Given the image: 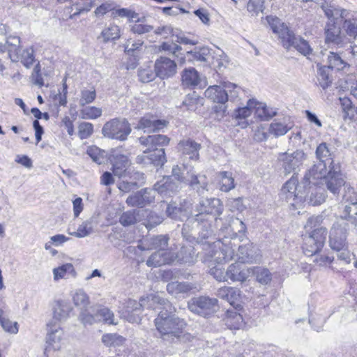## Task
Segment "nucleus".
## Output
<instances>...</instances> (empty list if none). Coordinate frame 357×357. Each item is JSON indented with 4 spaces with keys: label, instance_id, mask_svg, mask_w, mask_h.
<instances>
[{
    "label": "nucleus",
    "instance_id": "nucleus-1",
    "mask_svg": "<svg viewBox=\"0 0 357 357\" xmlns=\"http://www.w3.org/2000/svg\"><path fill=\"white\" fill-rule=\"evenodd\" d=\"M154 307L158 310L154 323L160 335H169V327L173 314L176 312L172 303L158 295L142 297L139 302L129 299L121 312V317L130 323H138L141 320L143 308Z\"/></svg>",
    "mask_w": 357,
    "mask_h": 357
},
{
    "label": "nucleus",
    "instance_id": "nucleus-2",
    "mask_svg": "<svg viewBox=\"0 0 357 357\" xmlns=\"http://www.w3.org/2000/svg\"><path fill=\"white\" fill-rule=\"evenodd\" d=\"M197 213L188 218L184 224L183 231H187L189 225H193L192 230L198 234V239L207 240L212 237L215 228H218L222 219L219 218L223 211V205L216 198L203 199L195 206Z\"/></svg>",
    "mask_w": 357,
    "mask_h": 357
},
{
    "label": "nucleus",
    "instance_id": "nucleus-3",
    "mask_svg": "<svg viewBox=\"0 0 357 357\" xmlns=\"http://www.w3.org/2000/svg\"><path fill=\"white\" fill-rule=\"evenodd\" d=\"M170 139L163 135H153L139 138V143L146 147L143 153L136 158L138 164H153L162 167L167 161L165 149L162 148L169 144Z\"/></svg>",
    "mask_w": 357,
    "mask_h": 357
},
{
    "label": "nucleus",
    "instance_id": "nucleus-4",
    "mask_svg": "<svg viewBox=\"0 0 357 357\" xmlns=\"http://www.w3.org/2000/svg\"><path fill=\"white\" fill-rule=\"evenodd\" d=\"M266 20L273 32L280 39L284 48L294 49L304 56L312 54V49L308 42L301 36H295L278 17L268 16Z\"/></svg>",
    "mask_w": 357,
    "mask_h": 357
},
{
    "label": "nucleus",
    "instance_id": "nucleus-5",
    "mask_svg": "<svg viewBox=\"0 0 357 357\" xmlns=\"http://www.w3.org/2000/svg\"><path fill=\"white\" fill-rule=\"evenodd\" d=\"M321 222V216H312L305 225L306 231H310L303 238V250L305 255H316L324 245L328 232L325 227H319Z\"/></svg>",
    "mask_w": 357,
    "mask_h": 357
},
{
    "label": "nucleus",
    "instance_id": "nucleus-6",
    "mask_svg": "<svg viewBox=\"0 0 357 357\" xmlns=\"http://www.w3.org/2000/svg\"><path fill=\"white\" fill-rule=\"evenodd\" d=\"M329 244L333 250H337V258L345 264L351 261V253L347 249V224L343 219L335 222L330 231Z\"/></svg>",
    "mask_w": 357,
    "mask_h": 357
},
{
    "label": "nucleus",
    "instance_id": "nucleus-7",
    "mask_svg": "<svg viewBox=\"0 0 357 357\" xmlns=\"http://www.w3.org/2000/svg\"><path fill=\"white\" fill-rule=\"evenodd\" d=\"M198 241L204 246L203 249L206 251L205 255L211 264H221L231 260L234 257V248L231 241L225 243L220 241L214 242L207 241L205 243L203 242L204 240L198 239Z\"/></svg>",
    "mask_w": 357,
    "mask_h": 357
},
{
    "label": "nucleus",
    "instance_id": "nucleus-8",
    "mask_svg": "<svg viewBox=\"0 0 357 357\" xmlns=\"http://www.w3.org/2000/svg\"><path fill=\"white\" fill-rule=\"evenodd\" d=\"M131 131L130 123L124 118L113 119L106 122L102 128L104 137L119 141H125Z\"/></svg>",
    "mask_w": 357,
    "mask_h": 357
},
{
    "label": "nucleus",
    "instance_id": "nucleus-9",
    "mask_svg": "<svg viewBox=\"0 0 357 357\" xmlns=\"http://www.w3.org/2000/svg\"><path fill=\"white\" fill-rule=\"evenodd\" d=\"M325 43L329 47L342 49L351 43V39L347 37L335 21L329 20L324 28Z\"/></svg>",
    "mask_w": 357,
    "mask_h": 357
},
{
    "label": "nucleus",
    "instance_id": "nucleus-10",
    "mask_svg": "<svg viewBox=\"0 0 357 357\" xmlns=\"http://www.w3.org/2000/svg\"><path fill=\"white\" fill-rule=\"evenodd\" d=\"M108 160L112 165V174L115 176L121 178L130 174L128 170L130 162L121 148L112 149L109 153Z\"/></svg>",
    "mask_w": 357,
    "mask_h": 357
},
{
    "label": "nucleus",
    "instance_id": "nucleus-11",
    "mask_svg": "<svg viewBox=\"0 0 357 357\" xmlns=\"http://www.w3.org/2000/svg\"><path fill=\"white\" fill-rule=\"evenodd\" d=\"M188 307L192 312L206 317L216 311L218 300L208 296L194 297L188 302Z\"/></svg>",
    "mask_w": 357,
    "mask_h": 357
},
{
    "label": "nucleus",
    "instance_id": "nucleus-12",
    "mask_svg": "<svg viewBox=\"0 0 357 357\" xmlns=\"http://www.w3.org/2000/svg\"><path fill=\"white\" fill-rule=\"evenodd\" d=\"M305 159L306 155L301 150H296L293 153H281L278 158L285 174H296Z\"/></svg>",
    "mask_w": 357,
    "mask_h": 357
},
{
    "label": "nucleus",
    "instance_id": "nucleus-13",
    "mask_svg": "<svg viewBox=\"0 0 357 357\" xmlns=\"http://www.w3.org/2000/svg\"><path fill=\"white\" fill-rule=\"evenodd\" d=\"M190 189L199 195H203L209 191V183L206 175L195 174L192 170L187 171V179L185 183Z\"/></svg>",
    "mask_w": 357,
    "mask_h": 357
},
{
    "label": "nucleus",
    "instance_id": "nucleus-14",
    "mask_svg": "<svg viewBox=\"0 0 357 357\" xmlns=\"http://www.w3.org/2000/svg\"><path fill=\"white\" fill-rule=\"evenodd\" d=\"M254 273V268H248L241 263L235 262L227 267V281L243 282Z\"/></svg>",
    "mask_w": 357,
    "mask_h": 357
},
{
    "label": "nucleus",
    "instance_id": "nucleus-15",
    "mask_svg": "<svg viewBox=\"0 0 357 357\" xmlns=\"http://www.w3.org/2000/svg\"><path fill=\"white\" fill-rule=\"evenodd\" d=\"M322 182L325 183L327 189L334 195L337 194L340 188L345 184L338 166H332Z\"/></svg>",
    "mask_w": 357,
    "mask_h": 357
},
{
    "label": "nucleus",
    "instance_id": "nucleus-16",
    "mask_svg": "<svg viewBox=\"0 0 357 357\" xmlns=\"http://www.w3.org/2000/svg\"><path fill=\"white\" fill-rule=\"evenodd\" d=\"M157 75L161 79L174 76L176 73V63L174 60L165 56H160L155 62Z\"/></svg>",
    "mask_w": 357,
    "mask_h": 357
},
{
    "label": "nucleus",
    "instance_id": "nucleus-17",
    "mask_svg": "<svg viewBox=\"0 0 357 357\" xmlns=\"http://www.w3.org/2000/svg\"><path fill=\"white\" fill-rule=\"evenodd\" d=\"M237 260L241 264L255 263L259 259V250L252 243L238 246L236 253Z\"/></svg>",
    "mask_w": 357,
    "mask_h": 357
},
{
    "label": "nucleus",
    "instance_id": "nucleus-18",
    "mask_svg": "<svg viewBox=\"0 0 357 357\" xmlns=\"http://www.w3.org/2000/svg\"><path fill=\"white\" fill-rule=\"evenodd\" d=\"M181 185L171 176L164 177L154 185V191L162 197H171L181 189Z\"/></svg>",
    "mask_w": 357,
    "mask_h": 357
},
{
    "label": "nucleus",
    "instance_id": "nucleus-19",
    "mask_svg": "<svg viewBox=\"0 0 357 357\" xmlns=\"http://www.w3.org/2000/svg\"><path fill=\"white\" fill-rule=\"evenodd\" d=\"M152 193V190L142 189L128 196L126 204L130 206L144 207L153 201L154 195Z\"/></svg>",
    "mask_w": 357,
    "mask_h": 357
},
{
    "label": "nucleus",
    "instance_id": "nucleus-20",
    "mask_svg": "<svg viewBox=\"0 0 357 357\" xmlns=\"http://www.w3.org/2000/svg\"><path fill=\"white\" fill-rule=\"evenodd\" d=\"M328 170L326 163L318 162L314 165L304 176L305 183L317 184L318 180L322 182L328 175Z\"/></svg>",
    "mask_w": 357,
    "mask_h": 357
},
{
    "label": "nucleus",
    "instance_id": "nucleus-21",
    "mask_svg": "<svg viewBox=\"0 0 357 357\" xmlns=\"http://www.w3.org/2000/svg\"><path fill=\"white\" fill-rule=\"evenodd\" d=\"M345 201L349 204L345 206L344 215L337 218L335 222H338L340 219H343L344 222L347 224V231L348 230L347 222L357 229V200L354 198L350 199L347 195L345 197Z\"/></svg>",
    "mask_w": 357,
    "mask_h": 357
},
{
    "label": "nucleus",
    "instance_id": "nucleus-22",
    "mask_svg": "<svg viewBox=\"0 0 357 357\" xmlns=\"http://www.w3.org/2000/svg\"><path fill=\"white\" fill-rule=\"evenodd\" d=\"M201 144L195 141L186 139L181 140L178 144V151L191 160H197L199 158V151L201 149Z\"/></svg>",
    "mask_w": 357,
    "mask_h": 357
},
{
    "label": "nucleus",
    "instance_id": "nucleus-23",
    "mask_svg": "<svg viewBox=\"0 0 357 357\" xmlns=\"http://www.w3.org/2000/svg\"><path fill=\"white\" fill-rule=\"evenodd\" d=\"M167 125V121L165 120H158L153 116H144L139 120L137 128L144 130V132H155L162 130Z\"/></svg>",
    "mask_w": 357,
    "mask_h": 357
},
{
    "label": "nucleus",
    "instance_id": "nucleus-24",
    "mask_svg": "<svg viewBox=\"0 0 357 357\" xmlns=\"http://www.w3.org/2000/svg\"><path fill=\"white\" fill-rule=\"evenodd\" d=\"M169 237L165 235L154 236L144 241L142 245H139L141 250H155L156 251H168Z\"/></svg>",
    "mask_w": 357,
    "mask_h": 357
},
{
    "label": "nucleus",
    "instance_id": "nucleus-25",
    "mask_svg": "<svg viewBox=\"0 0 357 357\" xmlns=\"http://www.w3.org/2000/svg\"><path fill=\"white\" fill-rule=\"evenodd\" d=\"M309 191L305 201L310 205L317 206L324 203L326 200V193L323 187L317 184H309Z\"/></svg>",
    "mask_w": 357,
    "mask_h": 357
},
{
    "label": "nucleus",
    "instance_id": "nucleus-26",
    "mask_svg": "<svg viewBox=\"0 0 357 357\" xmlns=\"http://www.w3.org/2000/svg\"><path fill=\"white\" fill-rule=\"evenodd\" d=\"M174 259V255L170 251H155L146 261L148 266H160L170 264Z\"/></svg>",
    "mask_w": 357,
    "mask_h": 357
},
{
    "label": "nucleus",
    "instance_id": "nucleus-27",
    "mask_svg": "<svg viewBox=\"0 0 357 357\" xmlns=\"http://www.w3.org/2000/svg\"><path fill=\"white\" fill-rule=\"evenodd\" d=\"M205 97L214 102L225 103L228 101L227 93L225 92V87L222 86H210L204 92Z\"/></svg>",
    "mask_w": 357,
    "mask_h": 357
},
{
    "label": "nucleus",
    "instance_id": "nucleus-28",
    "mask_svg": "<svg viewBox=\"0 0 357 357\" xmlns=\"http://www.w3.org/2000/svg\"><path fill=\"white\" fill-rule=\"evenodd\" d=\"M216 295L220 298L227 301L231 305L236 309L235 304L239 300L241 291L232 287H223L218 289Z\"/></svg>",
    "mask_w": 357,
    "mask_h": 357
},
{
    "label": "nucleus",
    "instance_id": "nucleus-29",
    "mask_svg": "<svg viewBox=\"0 0 357 357\" xmlns=\"http://www.w3.org/2000/svg\"><path fill=\"white\" fill-rule=\"evenodd\" d=\"M20 44V39L16 36H6V40L3 43L5 47H3V51L6 50L8 52V56L13 61H17L20 59L18 47Z\"/></svg>",
    "mask_w": 357,
    "mask_h": 357
},
{
    "label": "nucleus",
    "instance_id": "nucleus-30",
    "mask_svg": "<svg viewBox=\"0 0 357 357\" xmlns=\"http://www.w3.org/2000/svg\"><path fill=\"white\" fill-rule=\"evenodd\" d=\"M342 15L344 29L349 37L355 38L357 36V19L354 17V13L348 10L344 11Z\"/></svg>",
    "mask_w": 357,
    "mask_h": 357
},
{
    "label": "nucleus",
    "instance_id": "nucleus-31",
    "mask_svg": "<svg viewBox=\"0 0 357 357\" xmlns=\"http://www.w3.org/2000/svg\"><path fill=\"white\" fill-rule=\"evenodd\" d=\"M319 4L321 5L322 10L329 20H337L339 17L342 18L343 15L342 13L348 11L345 9H340L337 8L333 1L323 0Z\"/></svg>",
    "mask_w": 357,
    "mask_h": 357
},
{
    "label": "nucleus",
    "instance_id": "nucleus-32",
    "mask_svg": "<svg viewBox=\"0 0 357 357\" xmlns=\"http://www.w3.org/2000/svg\"><path fill=\"white\" fill-rule=\"evenodd\" d=\"M254 114L261 121H269L277 114V109L267 107L265 103L255 100Z\"/></svg>",
    "mask_w": 357,
    "mask_h": 357
},
{
    "label": "nucleus",
    "instance_id": "nucleus-33",
    "mask_svg": "<svg viewBox=\"0 0 357 357\" xmlns=\"http://www.w3.org/2000/svg\"><path fill=\"white\" fill-rule=\"evenodd\" d=\"M297 190V180L292 177L287 181L283 185L281 190V194L284 197L287 202L291 201H296V199L301 198V196H298L296 193Z\"/></svg>",
    "mask_w": 357,
    "mask_h": 357
},
{
    "label": "nucleus",
    "instance_id": "nucleus-34",
    "mask_svg": "<svg viewBox=\"0 0 357 357\" xmlns=\"http://www.w3.org/2000/svg\"><path fill=\"white\" fill-rule=\"evenodd\" d=\"M223 320L225 326L231 330L240 329L243 325L242 316L234 310H227Z\"/></svg>",
    "mask_w": 357,
    "mask_h": 357
},
{
    "label": "nucleus",
    "instance_id": "nucleus-35",
    "mask_svg": "<svg viewBox=\"0 0 357 357\" xmlns=\"http://www.w3.org/2000/svg\"><path fill=\"white\" fill-rule=\"evenodd\" d=\"M73 307L70 303L64 300H59L54 306V318L56 320H63L69 317Z\"/></svg>",
    "mask_w": 357,
    "mask_h": 357
},
{
    "label": "nucleus",
    "instance_id": "nucleus-36",
    "mask_svg": "<svg viewBox=\"0 0 357 357\" xmlns=\"http://www.w3.org/2000/svg\"><path fill=\"white\" fill-rule=\"evenodd\" d=\"M289 120V118H284L282 122L275 120L270 124L269 133L276 137L284 135L292 128L291 123L288 122Z\"/></svg>",
    "mask_w": 357,
    "mask_h": 357
},
{
    "label": "nucleus",
    "instance_id": "nucleus-37",
    "mask_svg": "<svg viewBox=\"0 0 357 357\" xmlns=\"http://www.w3.org/2000/svg\"><path fill=\"white\" fill-rule=\"evenodd\" d=\"M52 272L54 281H58L60 279H67L70 277L75 278L77 275L74 266L70 263L54 268Z\"/></svg>",
    "mask_w": 357,
    "mask_h": 357
},
{
    "label": "nucleus",
    "instance_id": "nucleus-38",
    "mask_svg": "<svg viewBox=\"0 0 357 357\" xmlns=\"http://www.w3.org/2000/svg\"><path fill=\"white\" fill-rule=\"evenodd\" d=\"M321 53L323 56H326V61L328 63L326 66L331 69L342 70L347 66V63L341 58L339 53L333 52H327L326 50L324 52H321Z\"/></svg>",
    "mask_w": 357,
    "mask_h": 357
},
{
    "label": "nucleus",
    "instance_id": "nucleus-39",
    "mask_svg": "<svg viewBox=\"0 0 357 357\" xmlns=\"http://www.w3.org/2000/svg\"><path fill=\"white\" fill-rule=\"evenodd\" d=\"M182 84L185 86H195L200 81L198 72L194 68L185 69L181 75Z\"/></svg>",
    "mask_w": 357,
    "mask_h": 357
},
{
    "label": "nucleus",
    "instance_id": "nucleus-40",
    "mask_svg": "<svg viewBox=\"0 0 357 357\" xmlns=\"http://www.w3.org/2000/svg\"><path fill=\"white\" fill-rule=\"evenodd\" d=\"M316 157L319 160V162L329 163V169L332 166H335L333 160L331 158V150L326 143H321L316 149Z\"/></svg>",
    "mask_w": 357,
    "mask_h": 357
},
{
    "label": "nucleus",
    "instance_id": "nucleus-41",
    "mask_svg": "<svg viewBox=\"0 0 357 357\" xmlns=\"http://www.w3.org/2000/svg\"><path fill=\"white\" fill-rule=\"evenodd\" d=\"M192 288L193 287L191 284L184 282H172L167 285V291L172 295L187 293L192 290Z\"/></svg>",
    "mask_w": 357,
    "mask_h": 357
},
{
    "label": "nucleus",
    "instance_id": "nucleus-42",
    "mask_svg": "<svg viewBox=\"0 0 357 357\" xmlns=\"http://www.w3.org/2000/svg\"><path fill=\"white\" fill-rule=\"evenodd\" d=\"M218 176L220 178V190L222 192H227L235 188L234 178L231 172H220L218 174Z\"/></svg>",
    "mask_w": 357,
    "mask_h": 357
},
{
    "label": "nucleus",
    "instance_id": "nucleus-43",
    "mask_svg": "<svg viewBox=\"0 0 357 357\" xmlns=\"http://www.w3.org/2000/svg\"><path fill=\"white\" fill-rule=\"evenodd\" d=\"M93 231V220L89 219L83 222L77 228L76 231H68L71 236L77 238H83L90 235Z\"/></svg>",
    "mask_w": 357,
    "mask_h": 357
},
{
    "label": "nucleus",
    "instance_id": "nucleus-44",
    "mask_svg": "<svg viewBox=\"0 0 357 357\" xmlns=\"http://www.w3.org/2000/svg\"><path fill=\"white\" fill-rule=\"evenodd\" d=\"M74 305L82 311H86L89 305V298L88 295L82 289H79L73 295Z\"/></svg>",
    "mask_w": 357,
    "mask_h": 357
},
{
    "label": "nucleus",
    "instance_id": "nucleus-45",
    "mask_svg": "<svg viewBox=\"0 0 357 357\" xmlns=\"http://www.w3.org/2000/svg\"><path fill=\"white\" fill-rule=\"evenodd\" d=\"M317 77L319 85L323 89H325L327 87H328L332 82L331 78L330 77L331 68H329L326 66H319V64L317 65Z\"/></svg>",
    "mask_w": 357,
    "mask_h": 357
},
{
    "label": "nucleus",
    "instance_id": "nucleus-46",
    "mask_svg": "<svg viewBox=\"0 0 357 357\" xmlns=\"http://www.w3.org/2000/svg\"><path fill=\"white\" fill-rule=\"evenodd\" d=\"M160 50L171 53L177 59V61L180 64H183L185 63V58L183 56H180L179 54H178V52L181 50V47L180 45L175 43H162L160 46Z\"/></svg>",
    "mask_w": 357,
    "mask_h": 357
},
{
    "label": "nucleus",
    "instance_id": "nucleus-47",
    "mask_svg": "<svg viewBox=\"0 0 357 357\" xmlns=\"http://www.w3.org/2000/svg\"><path fill=\"white\" fill-rule=\"evenodd\" d=\"M96 317L99 321H102L109 325H116L113 312L107 307H101L97 311Z\"/></svg>",
    "mask_w": 357,
    "mask_h": 357
},
{
    "label": "nucleus",
    "instance_id": "nucleus-48",
    "mask_svg": "<svg viewBox=\"0 0 357 357\" xmlns=\"http://www.w3.org/2000/svg\"><path fill=\"white\" fill-rule=\"evenodd\" d=\"M209 273L219 282L227 281V269L225 270L221 264H213L209 265Z\"/></svg>",
    "mask_w": 357,
    "mask_h": 357
},
{
    "label": "nucleus",
    "instance_id": "nucleus-49",
    "mask_svg": "<svg viewBox=\"0 0 357 357\" xmlns=\"http://www.w3.org/2000/svg\"><path fill=\"white\" fill-rule=\"evenodd\" d=\"M225 92L227 93L228 100L237 102L239 100V93L241 91L240 86L231 82H225Z\"/></svg>",
    "mask_w": 357,
    "mask_h": 357
},
{
    "label": "nucleus",
    "instance_id": "nucleus-50",
    "mask_svg": "<svg viewBox=\"0 0 357 357\" xmlns=\"http://www.w3.org/2000/svg\"><path fill=\"white\" fill-rule=\"evenodd\" d=\"M101 108L96 107H85L80 110V118L82 119H96L102 115Z\"/></svg>",
    "mask_w": 357,
    "mask_h": 357
},
{
    "label": "nucleus",
    "instance_id": "nucleus-51",
    "mask_svg": "<svg viewBox=\"0 0 357 357\" xmlns=\"http://www.w3.org/2000/svg\"><path fill=\"white\" fill-rule=\"evenodd\" d=\"M101 36L105 43L116 40L120 37V28L117 25H110L102 30Z\"/></svg>",
    "mask_w": 357,
    "mask_h": 357
},
{
    "label": "nucleus",
    "instance_id": "nucleus-52",
    "mask_svg": "<svg viewBox=\"0 0 357 357\" xmlns=\"http://www.w3.org/2000/svg\"><path fill=\"white\" fill-rule=\"evenodd\" d=\"M255 100H249L247 105L243 107H238L235 110L234 115L236 119H246L254 112Z\"/></svg>",
    "mask_w": 357,
    "mask_h": 357
},
{
    "label": "nucleus",
    "instance_id": "nucleus-53",
    "mask_svg": "<svg viewBox=\"0 0 357 357\" xmlns=\"http://www.w3.org/2000/svg\"><path fill=\"white\" fill-rule=\"evenodd\" d=\"M96 92L93 88L90 89H82L80 92L79 104L80 106L84 107L86 105L93 102L96 99Z\"/></svg>",
    "mask_w": 357,
    "mask_h": 357
},
{
    "label": "nucleus",
    "instance_id": "nucleus-54",
    "mask_svg": "<svg viewBox=\"0 0 357 357\" xmlns=\"http://www.w3.org/2000/svg\"><path fill=\"white\" fill-rule=\"evenodd\" d=\"M60 336H48L46 340V347L44 351L45 357H48L47 353L51 350L57 351L61 347Z\"/></svg>",
    "mask_w": 357,
    "mask_h": 357
},
{
    "label": "nucleus",
    "instance_id": "nucleus-55",
    "mask_svg": "<svg viewBox=\"0 0 357 357\" xmlns=\"http://www.w3.org/2000/svg\"><path fill=\"white\" fill-rule=\"evenodd\" d=\"M198 104L202 105V99L195 92L188 94L183 101V105L186 106L188 110H195Z\"/></svg>",
    "mask_w": 357,
    "mask_h": 357
},
{
    "label": "nucleus",
    "instance_id": "nucleus-56",
    "mask_svg": "<svg viewBox=\"0 0 357 357\" xmlns=\"http://www.w3.org/2000/svg\"><path fill=\"white\" fill-rule=\"evenodd\" d=\"M158 76L155 70H153L151 68L147 67L141 68L138 71V77L139 80L144 83H148L153 80Z\"/></svg>",
    "mask_w": 357,
    "mask_h": 357
},
{
    "label": "nucleus",
    "instance_id": "nucleus-57",
    "mask_svg": "<svg viewBox=\"0 0 357 357\" xmlns=\"http://www.w3.org/2000/svg\"><path fill=\"white\" fill-rule=\"evenodd\" d=\"M185 326L186 323L183 319L175 317L173 315L169 327V335H176V333H182Z\"/></svg>",
    "mask_w": 357,
    "mask_h": 357
},
{
    "label": "nucleus",
    "instance_id": "nucleus-58",
    "mask_svg": "<svg viewBox=\"0 0 357 357\" xmlns=\"http://www.w3.org/2000/svg\"><path fill=\"white\" fill-rule=\"evenodd\" d=\"M93 132V126L89 122H82L78 126V136L81 139L89 138Z\"/></svg>",
    "mask_w": 357,
    "mask_h": 357
},
{
    "label": "nucleus",
    "instance_id": "nucleus-59",
    "mask_svg": "<svg viewBox=\"0 0 357 357\" xmlns=\"http://www.w3.org/2000/svg\"><path fill=\"white\" fill-rule=\"evenodd\" d=\"M185 171H188L186 167L183 165L179 167L178 165L174 166L172 171V176L177 181L180 185L181 183H185L187 179V175L185 176Z\"/></svg>",
    "mask_w": 357,
    "mask_h": 357
},
{
    "label": "nucleus",
    "instance_id": "nucleus-60",
    "mask_svg": "<svg viewBox=\"0 0 357 357\" xmlns=\"http://www.w3.org/2000/svg\"><path fill=\"white\" fill-rule=\"evenodd\" d=\"M213 61L212 63L218 68V70H220L222 67H225L229 63L227 56L220 50L215 53V56H213Z\"/></svg>",
    "mask_w": 357,
    "mask_h": 357
},
{
    "label": "nucleus",
    "instance_id": "nucleus-61",
    "mask_svg": "<svg viewBox=\"0 0 357 357\" xmlns=\"http://www.w3.org/2000/svg\"><path fill=\"white\" fill-rule=\"evenodd\" d=\"M21 60V62L23 63L24 66L26 68H29L34 61V55H33V50L32 47H29L24 50H23L21 55H20L19 60Z\"/></svg>",
    "mask_w": 357,
    "mask_h": 357
},
{
    "label": "nucleus",
    "instance_id": "nucleus-62",
    "mask_svg": "<svg viewBox=\"0 0 357 357\" xmlns=\"http://www.w3.org/2000/svg\"><path fill=\"white\" fill-rule=\"evenodd\" d=\"M254 273L257 275V280L262 284H267L271 280V273L266 268H257L256 271L254 269Z\"/></svg>",
    "mask_w": 357,
    "mask_h": 357
},
{
    "label": "nucleus",
    "instance_id": "nucleus-63",
    "mask_svg": "<svg viewBox=\"0 0 357 357\" xmlns=\"http://www.w3.org/2000/svg\"><path fill=\"white\" fill-rule=\"evenodd\" d=\"M264 0H249L248 3V10L252 15H257L260 12L263 11Z\"/></svg>",
    "mask_w": 357,
    "mask_h": 357
},
{
    "label": "nucleus",
    "instance_id": "nucleus-64",
    "mask_svg": "<svg viewBox=\"0 0 357 357\" xmlns=\"http://www.w3.org/2000/svg\"><path fill=\"white\" fill-rule=\"evenodd\" d=\"M137 222L135 211H128L123 213L120 218V222L123 226H129Z\"/></svg>",
    "mask_w": 357,
    "mask_h": 357
}]
</instances>
